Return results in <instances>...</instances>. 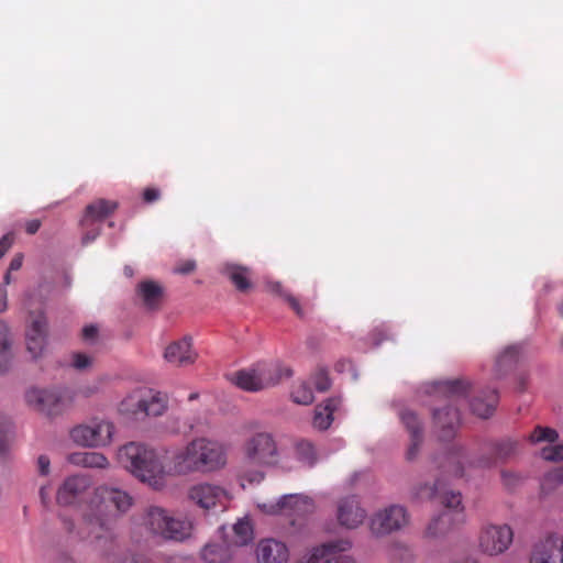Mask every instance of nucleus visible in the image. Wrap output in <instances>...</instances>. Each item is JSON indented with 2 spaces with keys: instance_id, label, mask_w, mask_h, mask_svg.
I'll use <instances>...</instances> for the list:
<instances>
[{
  "instance_id": "f257e3e1",
  "label": "nucleus",
  "mask_w": 563,
  "mask_h": 563,
  "mask_svg": "<svg viewBox=\"0 0 563 563\" xmlns=\"http://www.w3.org/2000/svg\"><path fill=\"white\" fill-rule=\"evenodd\" d=\"M132 505V496L124 490L106 486L95 489L89 506L90 511L85 514L84 519L90 527L97 549L109 552L115 544L113 521L117 515L110 510V507H113L118 514H124Z\"/></svg>"
},
{
  "instance_id": "f03ea898",
  "label": "nucleus",
  "mask_w": 563,
  "mask_h": 563,
  "mask_svg": "<svg viewBox=\"0 0 563 563\" xmlns=\"http://www.w3.org/2000/svg\"><path fill=\"white\" fill-rule=\"evenodd\" d=\"M225 464V445L218 440L199 437L173 455L170 471L176 475L208 474L223 468Z\"/></svg>"
},
{
  "instance_id": "7ed1b4c3",
  "label": "nucleus",
  "mask_w": 563,
  "mask_h": 563,
  "mask_svg": "<svg viewBox=\"0 0 563 563\" xmlns=\"http://www.w3.org/2000/svg\"><path fill=\"white\" fill-rule=\"evenodd\" d=\"M118 461L126 471L154 489L164 487L166 471L153 449L142 443L130 442L119 449Z\"/></svg>"
},
{
  "instance_id": "20e7f679",
  "label": "nucleus",
  "mask_w": 563,
  "mask_h": 563,
  "mask_svg": "<svg viewBox=\"0 0 563 563\" xmlns=\"http://www.w3.org/2000/svg\"><path fill=\"white\" fill-rule=\"evenodd\" d=\"M420 499H438L446 509L428 526V534L437 537L448 532L464 519L462 496L459 492L445 490L439 479L432 486L423 485L417 492Z\"/></svg>"
},
{
  "instance_id": "39448f33",
  "label": "nucleus",
  "mask_w": 563,
  "mask_h": 563,
  "mask_svg": "<svg viewBox=\"0 0 563 563\" xmlns=\"http://www.w3.org/2000/svg\"><path fill=\"white\" fill-rule=\"evenodd\" d=\"M142 526L152 536L174 542H184L189 539L194 529L191 520L174 517L167 509L159 506H150L145 509Z\"/></svg>"
},
{
  "instance_id": "423d86ee",
  "label": "nucleus",
  "mask_w": 563,
  "mask_h": 563,
  "mask_svg": "<svg viewBox=\"0 0 563 563\" xmlns=\"http://www.w3.org/2000/svg\"><path fill=\"white\" fill-rule=\"evenodd\" d=\"M76 396L75 389L65 386L32 387L25 393V401L37 413L55 418L73 406Z\"/></svg>"
},
{
  "instance_id": "0eeeda50",
  "label": "nucleus",
  "mask_w": 563,
  "mask_h": 563,
  "mask_svg": "<svg viewBox=\"0 0 563 563\" xmlns=\"http://www.w3.org/2000/svg\"><path fill=\"white\" fill-rule=\"evenodd\" d=\"M283 376H291V371L283 368L278 362H257L234 373L232 382L250 393L261 391L277 385Z\"/></svg>"
},
{
  "instance_id": "6e6552de",
  "label": "nucleus",
  "mask_w": 563,
  "mask_h": 563,
  "mask_svg": "<svg viewBox=\"0 0 563 563\" xmlns=\"http://www.w3.org/2000/svg\"><path fill=\"white\" fill-rule=\"evenodd\" d=\"M497 459L494 455H481L470 457L462 446H452L441 456L437 457L439 468L454 477H462L466 466L474 468H489L495 465Z\"/></svg>"
},
{
  "instance_id": "1a4fd4ad",
  "label": "nucleus",
  "mask_w": 563,
  "mask_h": 563,
  "mask_svg": "<svg viewBox=\"0 0 563 563\" xmlns=\"http://www.w3.org/2000/svg\"><path fill=\"white\" fill-rule=\"evenodd\" d=\"M92 482L86 475H73L67 477L58 487L56 493V501L59 506L65 507H81L88 503V509L84 512H89L90 501L93 497Z\"/></svg>"
},
{
  "instance_id": "9d476101",
  "label": "nucleus",
  "mask_w": 563,
  "mask_h": 563,
  "mask_svg": "<svg viewBox=\"0 0 563 563\" xmlns=\"http://www.w3.org/2000/svg\"><path fill=\"white\" fill-rule=\"evenodd\" d=\"M188 499L203 510H224L230 501V495L220 485L202 482L188 489Z\"/></svg>"
},
{
  "instance_id": "9b49d317",
  "label": "nucleus",
  "mask_w": 563,
  "mask_h": 563,
  "mask_svg": "<svg viewBox=\"0 0 563 563\" xmlns=\"http://www.w3.org/2000/svg\"><path fill=\"white\" fill-rule=\"evenodd\" d=\"M512 541L514 531L511 527L506 523L484 526L478 536V547L481 551L489 556L506 552Z\"/></svg>"
},
{
  "instance_id": "f8f14e48",
  "label": "nucleus",
  "mask_w": 563,
  "mask_h": 563,
  "mask_svg": "<svg viewBox=\"0 0 563 563\" xmlns=\"http://www.w3.org/2000/svg\"><path fill=\"white\" fill-rule=\"evenodd\" d=\"M409 522V516L405 507L390 505L377 511L369 519V529L375 536H385L398 531Z\"/></svg>"
},
{
  "instance_id": "ddd939ff",
  "label": "nucleus",
  "mask_w": 563,
  "mask_h": 563,
  "mask_svg": "<svg viewBox=\"0 0 563 563\" xmlns=\"http://www.w3.org/2000/svg\"><path fill=\"white\" fill-rule=\"evenodd\" d=\"M244 452L249 462L256 465L275 464L278 457L275 440L265 432L257 433L247 440Z\"/></svg>"
},
{
  "instance_id": "4468645a",
  "label": "nucleus",
  "mask_w": 563,
  "mask_h": 563,
  "mask_svg": "<svg viewBox=\"0 0 563 563\" xmlns=\"http://www.w3.org/2000/svg\"><path fill=\"white\" fill-rule=\"evenodd\" d=\"M529 563H563V536L550 532L534 542Z\"/></svg>"
},
{
  "instance_id": "2eb2a0df",
  "label": "nucleus",
  "mask_w": 563,
  "mask_h": 563,
  "mask_svg": "<svg viewBox=\"0 0 563 563\" xmlns=\"http://www.w3.org/2000/svg\"><path fill=\"white\" fill-rule=\"evenodd\" d=\"M258 507L268 515L303 516L311 512L314 505L307 496L290 494L283 496L275 504H263Z\"/></svg>"
},
{
  "instance_id": "dca6fc26",
  "label": "nucleus",
  "mask_w": 563,
  "mask_h": 563,
  "mask_svg": "<svg viewBox=\"0 0 563 563\" xmlns=\"http://www.w3.org/2000/svg\"><path fill=\"white\" fill-rule=\"evenodd\" d=\"M47 319L43 311L31 313L25 331L26 350L33 358L42 356L47 343Z\"/></svg>"
},
{
  "instance_id": "f3484780",
  "label": "nucleus",
  "mask_w": 563,
  "mask_h": 563,
  "mask_svg": "<svg viewBox=\"0 0 563 563\" xmlns=\"http://www.w3.org/2000/svg\"><path fill=\"white\" fill-rule=\"evenodd\" d=\"M352 544L347 540H335L321 544L313 549L310 560L313 563H355L346 554Z\"/></svg>"
},
{
  "instance_id": "a211bd4d",
  "label": "nucleus",
  "mask_w": 563,
  "mask_h": 563,
  "mask_svg": "<svg viewBox=\"0 0 563 563\" xmlns=\"http://www.w3.org/2000/svg\"><path fill=\"white\" fill-rule=\"evenodd\" d=\"M366 515V510L361 506L360 499L355 495L342 498L338 503V522L344 528H357L364 522Z\"/></svg>"
},
{
  "instance_id": "6ab92c4d",
  "label": "nucleus",
  "mask_w": 563,
  "mask_h": 563,
  "mask_svg": "<svg viewBox=\"0 0 563 563\" xmlns=\"http://www.w3.org/2000/svg\"><path fill=\"white\" fill-rule=\"evenodd\" d=\"M198 353L192 347V338L189 335L168 344L164 358L175 366H188L196 362Z\"/></svg>"
},
{
  "instance_id": "aec40b11",
  "label": "nucleus",
  "mask_w": 563,
  "mask_h": 563,
  "mask_svg": "<svg viewBox=\"0 0 563 563\" xmlns=\"http://www.w3.org/2000/svg\"><path fill=\"white\" fill-rule=\"evenodd\" d=\"M399 418L410 434V445L406 452V457L408 461H412L417 457L423 441L422 424L419 417L410 409L401 410Z\"/></svg>"
},
{
  "instance_id": "412c9836",
  "label": "nucleus",
  "mask_w": 563,
  "mask_h": 563,
  "mask_svg": "<svg viewBox=\"0 0 563 563\" xmlns=\"http://www.w3.org/2000/svg\"><path fill=\"white\" fill-rule=\"evenodd\" d=\"M260 563H287L289 551L287 545L276 539H264L256 548Z\"/></svg>"
},
{
  "instance_id": "4be33fe9",
  "label": "nucleus",
  "mask_w": 563,
  "mask_h": 563,
  "mask_svg": "<svg viewBox=\"0 0 563 563\" xmlns=\"http://www.w3.org/2000/svg\"><path fill=\"white\" fill-rule=\"evenodd\" d=\"M433 419L440 428L439 437L441 440H450L455 435V429L460 423V412L455 406L450 404L443 409H435Z\"/></svg>"
},
{
  "instance_id": "5701e85b",
  "label": "nucleus",
  "mask_w": 563,
  "mask_h": 563,
  "mask_svg": "<svg viewBox=\"0 0 563 563\" xmlns=\"http://www.w3.org/2000/svg\"><path fill=\"white\" fill-rule=\"evenodd\" d=\"M563 487V466L545 472L539 483V497L541 500L554 499Z\"/></svg>"
},
{
  "instance_id": "b1692460",
  "label": "nucleus",
  "mask_w": 563,
  "mask_h": 563,
  "mask_svg": "<svg viewBox=\"0 0 563 563\" xmlns=\"http://www.w3.org/2000/svg\"><path fill=\"white\" fill-rule=\"evenodd\" d=\"M341 404L342 401L340 398L331 397L318 405L314 408V415L312 418L313 428L321 431L327 430L331 426L334 419L333 415L340 409Z\"/></svg>"
},
{
  "instance_id": "393cba45",
  "label": "nucleus",
  "mask_w": 563,
  "mask_h": 563,
  "mask_svg": "<svg viewBox=\"0 0 563 563\" xmlns=\"http://www.w3.org/2000/svg\"><path fill=\"white\" fill-rule=\"evenodd\" d=\"M137 296L148 310H158L161 308L164 289L154 280H144L137 285Z\"/></svg>"
},
{
  "instance_id": "a878e982",
  "label": "nucleus",
  "mask_w": 563,
  "mask_h": 563,
  "mask_svg": "<svg viewBox=\"0 0 563 563\" xmlns=\"http://www.w3.org/2000/svg\"><path fill=\"white\" fill-rule=\"evenodd\" d=\"M144 409L143 417L162 416L167 409V397L166 395L155 391L153 389L143 388Z\"/></svg>"
},
{
  "instance_id": "bb28decb",
  "label": "nucleus",
  "mask_w": 563,
  "mask_h": 563,
  "mask_svg": "<svg viewBox=\"0 0 563 563\" xmlns=\"http://www.w3.org/2000/svg\"><path fill=\"white\" fill-rule=\"evenodd\" d=\"M498 402V394L495 389H487L482 396H477L471 401L473 413L481 418H488L493 415Z\"/></svg>"
},
{
  "instance_id": "cd10ccee",
  "label": "nucleus",
  "mask_w": 563,
  "mask_h": 563,
  "mask_svg": "<svg viewBox=\"0 0 563 563\" xmlns=\"http://www.w3.org/2000/svg\"><path fill=\"white\" fill-rule=\"evenodd\" d=\"M118 205L115 201L99 199L86 207V214L82 220V224H87L89 221L97 222L102 221L110 216L117 209Z\"/></svg>"
},
{
  "instance_id": "c85d7f7f",
  "label": "nucleus",
  "mask_w": 563,
  "mask_h": 563,
  "mask_svg": "<svg viewBox=\"0 0 563 563\" xmlns=\"http://www.w3.org/2000/svg\"><path fill=\"white\" fill-rule=\"evenodd\" d=\"M144 398L143 388H137L128 395L121 402L119 410L121 413L132 416L134 418L143 417Z\"/></svg>"
},
{
  "instance_id": "c756f323",
  "label": "nucleus",
  "mask_w": 563,
  "mask_h": 563,
  "mask_svg": "<svg viewBox=\"0 0 563 563\" xmlns=\"http://www.w3.org/2000/svg\"><path fill=\"white\" fill-rule=\"evenodd\" d=\"M71 463L89 468H106L108 459L98 452H79L71 455Z\"/></svg>"
},
{
  "instance_id": "7c9ffc66",
  "label": "nucleus",
  "mask_w": 563,
  "mask_h": 563,
  "mask_svg": "<svg viewBox=\"0 0 563 563\" xmlns=\"http://www.w3.org/2000/svg\"><path fill=\"white\" fill-rule=\"evenodd\" d=\"M225 274L238 290L244 292L251 288L249 268L230 264L225 266Z\"/></svg>"
},
{
  "instance_id": "2f4dec72",
  "label": "nucleus",
  "mask_w": 563,
  "mask_h": 563,
  "mask_svg": "<svg viewBox=\"0 0 563 563\" xmlns=\"http://www.w3.org/2000/svg\"><path fill=\"white\" fill-rule=\"evenodd\" d=\"M439 388L450 401H457L468 395L470 384L463 379L446 380L440 383Z\"/></svg>"
},
{
  "instance_id": "473e14b6",
  "label": "nucleus",
  "mask_w": 563,
  "mask_h": 563,
  "mask_svg": "<svg viewBox=\"0 0 563 563\" xmlns=\"http://www.w3.org/2000/svg\"><path fill=\"white\" fill-rule=\"evenodd\" d=\"M232 532L233 536L231 543L238 547L249 544L254 538L253 527L247 518L238 520V522L232 527Z\"/></svg>"
},
{
  "instance_id": "72a5a7b5",
  "label": "nucleus",
  "mask_w": 563,
  "mask_h": 563,
  "mask_svg": "<svg viewBox=\"0 0 563 563\" xmlns=\"http://www.w3.org/2000/svg\"><path fill=\"white\" fill-rule=\"evenodd\" d=\"M201 558L207 563H224L230 559L229 548L219 543L206 544Z\"/></svg>"
},
{
  "instance_id": "f704fd0d",
  "label": "nucleus",
  "mask_w": 563,
  "mask_h": 563,
  "mask_svg": "<svg viewBox=\"0 0 563 563\" xmlns=\"http://www.w3.org/2000/svg\"><path fill=\"white\" fill-rule=\"evenodd\" d=\"M519 441L515 439H501L494 443L493 450L497 461L505 462L519 452Z\"/></svg>"
},
{
  "instance_id": "c9c22d12",
  "label": "nucleus",
  "mask_w": 563,
  "mask_h": 563,
  "mask_svg": "<svg viewBox=\"0 0 563 563\" xmlns=\"http://www.w3.org/2000/svg\"><path fill=\"white\" fill-rule=\"evenodd\" d=\"M95 432L93 422H91L89 424H80L75 427L70 431V437L77 444L84 446H97Z\"/></svg>"
},
{
  "instance_id": "e433bc0d",
  "label": "nucleus",
  "mask_w": 563,
  "mask_h": 563,
  "mask_svg": "<svg viewBox=\"0 0 563 563\" xmlns=\"http://www.w3.org/2000/svg\"><path fill=\"white\" fill-rule=\"evenodd\" d=\"M9 340V328L5 322L0 321V372L7 369V365L11 357Z\"/></svg>"
},
{
  "instance_id": "4c0bfd02",
  "label": "nucleus",
  "mask_w": 563,
  "mask_h": 563,
  "mask_svg": "<svg viewBox=\"0 0 563 563\" xmlns=\"http://www.w3.org/2000/svg\"><path fill=\"white\" fill-rule=\"evenodd\" d=\"M295 452L297 459L309 466H312L317 460L314 446L309 441H298L295 446Z\"/></svg>"
},
{
  "instance_id": "58836bf2",
  "label": "nucleus",
  "mask_w": 563,
  "mask_h": 563,
  "mask_svg": "<svg viewBox=\"0 0 563 563\" xmlns=\"http://www.w3.org/2000/svg\"><path fill=\"white\" fill-rule=\"evenodd\" d=\"M96 433V443L98 445H106L111 441L114 427L109 421H92Z\"/></svg>"
},
{
  "instance_id": "ea45409f",
  "label": "nucleus",
  "mask_w": 563,
  "mask_h": 563,
  "mask_svg": "<svg viewBox=\"0 0 563 563\" xmlns=\"http://www.w3.org/2000/svg\"><path fill=\"white\" fill-rule=\"evenodd\" d=\"M558 437H559L558 432L554 429L538 426L529 434V441L531 443H541V442L553 443V442H555Z\"/></svg>"
},
{
  "instance_id": "a19ab883",
  "label": "nucleus",
  "mask_w": 563,
  "mask_h": 563,
  "mask_svg": "<svg viewBox=\"0 0 563 563\" xmlns=\"http://www.w3.org/2000/svg\"><path fill=\"white\" fill-rule=\"evenodd\" d=\"M291 398L298 405H310L313 401V393L307 384L300 383L294 387Z\"/></svg>"
},
{
  "instance_id": "79ce46f5",
  "label": "nucleus",
  "mask_w": 563,
  "mask_h": 563,
  "mask_svg": "<svg viewBox=\"0 0 563 563\" xmlns=\"http://www.w3.org/2000/svg\"><path fill=\"white\" fill-rule=\"evenodd\" d=\"M518 354L519 352L516 346H509L505 349L496 360V366L498 371L512 367L518 360Z\"/></svg>"
},
{
  "instance_id": "37998d69",
  "label": "nucleus",
  "mask_w": 563,
  "mask_h": 563,
  "mask_svg": "<svg viewBox=\"0 0 563 563\" xmlns=\"http://www.w3.org/2000/svg\"><path fill=\"white\" fill-rule=\"evenodd\" d=\"M12 423L8 418H0V456H4L10 449V433Z\"/></svg>"
},
{
  "instance_id": "c03bdc74",
  "label": "nucleus",
  "mask_w": 563,
  "mask_h": 563,
  "mask_svg": "<svg viewBox=\"0 0 563 563\" xmlns=\"http://www.w3.org/2000/svg\"><path fill=\"white\" fill-rule=\"evenodd\" d=\"M500 476L503 485L509 490L518 488L525 479L521 474L508 470H503Z\"/></svg>"
},
{
  "instance_id": "a18cd8bd",
  "label": "nucleus",
  "mask_w": 563,
  "mask_h": 563,
  "mask_svg": "<svg viewBox=\"0 0 563 563\" xmlns=\"http://www.w3.org/2000/svg\"><path fill=\"white\" fill-rule=\"evenodd\" d=\"M272 289H273V291L279 294L280 296H283L285 298V300L288 302V305L296 312L297 316H299V317L303 316V311H302V308H301L298 299L296 297L291 296L290 294L285 292L283 289V286L279 283L273 284Z\"/></svg>"
},
{
  "instance_id": "49530a36",
  "label": "nucleus",
  "mask_w": 563,
  "mask_h": 563,
  "mask_svg": "<svg viewBox=\"0 0 563 563\" xmlns=\"http://www.w3.org/2000/svg\"><path fill=\"white\" fill-rule=\"evenodd\" d=\"M312 380L316 389L321 393L327 391L331 387V380L329 378L327 369L324 368H319L314 373Z\"/></svg>"
},
{
  "instance_id": "de8ad7c7",
  "label": "nucleus",
  "mask_w": 563,
  "mask_h": 563,
  "mask_svg": "<svg viewBox=\"0 0 563 563\" xmlns=\"http://www.w3.org/2000/svg\"><path fill=\"white\" fill-rule=\"evenodd\" d=\"M541 456L545 461L559 462L563 461V444L544 446L541 450Z\"/></svg>"
},
{
  "instance_id": "09e8293b",
  "label": "nucleus",
  "mask_w": 563,
  "mask_h": 563,
  "mask_svg": "<svg viewBox=\"0 0 563 563\" xmlns=\"http://www.w3.org/2000/svg\"><path fill=\"white\" fill-rule=\"evenodd\" d=\"M92 364V357L85 353L73 354L71 365L78 371L88 368Z\"/></svg>"
},
{
  "instance_id": "8fccbe9b",
  "label": "nucleus",
  "mask_w": 563,
  "mask_h": 563,
  "mask_svg": "<svg viewBox=\"0 0 563 563\" xmlns=\"http://www.w3.org/2000/svg\"><path fill=\"white\" fill-rule=\"evenodd\" d=\"M36 472L41 476H47L51 473V460L46 454H41L36 459Z\"/></svg>"
},
{
  "instance_id": "3c124183",
  "label": "nucleus",
  "mask_w": 563,
  "mask_h": 563,
  "mask_svg": "<svg viewBox=\"0 0 563 563\" xmlns=\"http://www.w3.org/2000/svg\"><path fill=\"white\" fill-rule=\"evenodd\" d=\"M161 198V191L157 188L148 187L143 191V200L146 203H153Z\"/></svg>"
},
{
  "instance_id": "603ef678",
  "label": "nucleus",
  "mask_w": 563,
  "mask_h": 563,
  "mask_svg": "<svg viewBox=\"0 0 563 563\" xmlns=\"http://www.w3.org/2000/svg\"><path fill=\"white\" fill-rule=\"evenodd\" d=\"M196 268V263L194 261H185L183 263H180L179 265H177L174 269L175 273L177 274H181V275H187V274H190L195 271Z\"/></svg>"
},
{
  "instance_id": "864d4df0",
  "label": "nucleus",
  "mask_w": 563,
  "mask_h": 563,
  "mask_svg": "<svg viewBox=\"0 0 563 563\" xmlns=\"http://www.w3.org/2000/svg\"><path fill=\"white\" fill-rule=\"evenodd\" d=\"M13 243V238L11 234H5L0 239V260L4 256V254L10 250Z\"/></svg>"
},
{
  "instance_id": "5fc2aeb1",
  "label": "nucleus",
  "mask_w": 563,
  "mask_h": 563,
  "mask_svg": "<svg viewBox=\"0 0 563 563\" xmlns=\"http://www.w3.org/2000/svg\"><path fill=\"white\" fill-rule=\"evenodd\" d=\"M41 228V221L37 219L29 220L25 223V231L29 234H35Z\"/></svg>"
},
{
  "instance_id": "6e6d98bb",
  "label": "nucleus",
  "mask_w": 563,
  "mask_h": 563,
  "mask_svg": "<svg viewBox=\"0 0 563 563\" xmlns=\"http://www.w3.org/2000/svg\"><path fill=\"white\" fill-rule=\"evenodd\" d=\"M98 334V329L97 327L90 324V325H86L84 329H82V338L85 340H92L97 336Z\"/></svg>"
},
{
  "instance_id": "4d7b16f0",
  "label": "nucleus",
  "mask_w": 563,
  "mask_h": 563,
  "mask_svg": "<svg viewBox=\"0 0 563 563\" xmlns=\"http://www.w3.org/2000/svg\"><path fill=\"white\" fill-rule=\"evenodd\" d=\"M100 234V230L99 229H93L91 231H88L84 234L82 236V244L87 245L89 243H91L92 241H95L97 239V236Z\"/></svg>"
},
{
  "instance_id": "13d9d810",
  "label": "nucleus",
  "mask_w": 563,
  "mask_h": 563,
  "mask_svg": "<svg viewBox=\"0 0 563 563\" xmlns=\"http://www.w3.org/2000/svg\"><path fill=\"white\" fill-rule=\"evenodd\" d=\"M54 563H76V560L68 553H59Z\"/></svg>"
},
{
  "instance_id": "bf43d9fd",
  "label": "nucleus",
  "mask_w": 563,
  "mask_h": 563,
  "mask_svg": "<svg viewBox=\"0 0 563 563\" xmlns=\"http://www.w3.org/2000/svg\"><path fill=\"white\" fill-rule=\"evenodd\" d=\"M40 498L44 506H47L49 503V488L48 486H41L40 488Z\"/></svg>"
},
{
  "instance_id": "052dcab7",
  "label": "nucleus",
  "mask_w": 563,
  "mask_h": 563,
  "mask_svg": "<svg viewBox=\"0 0 563 563\" xmlns=\"http://www.w3.org/2000/svg\"><path fill=\"white\" fill-rule=\"evenodd\" d=\"M22 262H23V256L21 254H18L15 255L12 260H11V263H10V266H9V269L12 272V271H18L21 268L22 266Z\"/></svg>"
},
{
  "instance_id": "680f3d73",
  "label": "nucleus",
  "mask_w": 563,
  "mask_h": 563,
  "mask_svg": "<svg viewBox=\"0 0 563 563\" xmlns=\"http://www.w3.org/2000/svg\"><path fill=\"white\" fill-rule=\"evenodd\" d=\"M7 309V289L4 285H0V312Z\"/></svg>"
},
{
  "instance_id": "e2e57ef3",
  "label": "nucleus",
  "mask_w": 563,
  "mask_h": 563,
  "mask_svg": "<svg viewBox=\"0 0 563 563\" xmlns=\"http://www.w3.org/2000/svg\"><path fill=\"white\" fill-rule=\"evenodd\" d=\"M452 563H479L477 559L473 556H463L454 560Z\"/></svg>"
},
{
  "instance_id": "0e129e2a",
  "label": "nucleus",
  "mask_w": 563,
  "mask_h": 563,
  "mask_svg": "<svg viewBox=\"0 0 563 563\" xmlns=\"http://www.w3.org/2000/svg\"><path fill=\"white\" fill-rule=\"evenodd\" d=\"M79 393L87 397V396L93 394L95 390L91 388H81V389H79Z\"/></svg>"
},
{
  "instance_id": "69168bd1",
  "label": "nucleus",
  "mask_w": 563,
  "mask_h": 563,
  "mask_svg": "<svg viewBox=\"0 0 563 563\" xmlns=\"http://www.w3.org/2000/svg\"><path fill=\"white\" fill-rule=\"evenodd\" d=\"M65 528L67 529L68 532H73L74 523L71 521H65Z\"/></svg>"
},
{
  "instance_id": "338daca9",
  "label": "nucleus",
  "mask_w": 563,
  "mask_h": 563,
  "mask_svg": "<svg viewBox=\"0 0 563 563\" xmlns=\"http://www.w3.org/2000/svg\"><path fill=\"white\" fill-rule=\"evenodd\" d=\"M10 273H11V271L9 269V271L7 272V274L4 275V284H5V285H9V284H10V282H11Z\"/></svg>"
},
{
  "instance_id": "774afa93",
  "label": "nucleus",
  "mask_w": 563,
  "mask_h": 563,
  "mask_svg": "<svg viewBox=\"0 0 563 563\" xmlns=\"http://www.w3.org/2000/svg\"><path fill=\"white\" fill-rule=\"evenodd\" d=\"M196 397H197V395H196V394H191V395L189 396V399H190V400H192V399H196Z\"/></svg>"
}]
</instances>
